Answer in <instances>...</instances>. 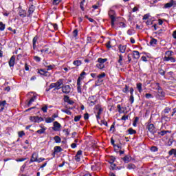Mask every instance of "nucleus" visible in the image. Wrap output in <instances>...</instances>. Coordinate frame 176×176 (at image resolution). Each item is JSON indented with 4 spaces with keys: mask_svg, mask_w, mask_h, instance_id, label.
<instances>
[{
    "mask_svg": "<svg viewBox=\"0 0 176 176\" xmlns=\"http://www.w3.org/2000/svg\"><path fill=\"white\" fill-rule=\"evenodd\" d=\"M159 85H160L159 82H157V89L158 90L157 94L159 97H164L165 96L164 91H163V89H162V87H160Z\"/></svg>",
    "mask_w": 176,
    "mask_h": 176,
    "instance_id": "obj_12",
    "label": "nucleus"
},
{
    "mask_svg": "<svg viewBox=\"0 0 176 176\" xmlns=\"http://www.w3.org/2000/svg\"><path fill=\"white\" fill-rule=\"evenodd\" d=\"M129 101H130L131 104H133L134 102V95L130 96Z\"/></svg>",
    "mask_w": 176,
    "mask_h": 176,
    "instance_id": "obj_54",
    "label": "nucleus"
},
{
    "mask_svg": "<svg viewBox=\"0 0 176 176\" xmlns=\"http://www.w3.org/2000/svg\"><path fill=\"white\" fill-rule=\"evenodd\" d=\"M149 19V14H146L143 16V20H148Z\"/></svg>",
    "mask_w": 176,
    "mask_h": 176,
    "instance_id": "obj_63",
    "label": "nucleus"
},
{
    "mask_svg": "<svg viewBox=\"0 0 176 176\" xmlns=\"http://www.w3.org/2000/svg\"><path fill=\"white\" fill-rule=\"evenodd\" d=\"M41 110L43 111V112H44L45 113H46V112H47V106H44L41 108Z\"/></svg>",
    "mask_w": 176,
    "mask_h": 176,
    "instance_id": "obj_60",
    "label": "nucleus"
},
{
    "mask_svg": "<svg viewBox=\"0 0 176 176\" xmlns=\"http://www.w3.org/2000/svg\"><path fill=\"white\" fill-rule=\"evenodd\" d=\"M126 168H128V170H135L137 166L134 164L131 163L127 165Z\"/></svg>",
    "mask_w": 176,
    "mask_h": 176,
    "instance_id": "obj_20",
    "label": "nucleus"
},
{
    "mask_svg": "<svg viewBox=\"0 0 176 176\" xmlns=\"http://www.w3.org/2000/svg\"><path fill=\"white\" fill-rule=\"evenodd\" d=\"M137 89L139 91V93H142V84L141 83H138L137 84Z\"/></svg>",
    "mask_w": 176,
    "mask_h": 176,
    "instance_id": "obj_32",
    "label": "nucleus"
},
{
    "mask_svg": "<svg viewBox=\"0 0 176 176\" xmlns=\"http://www.w3.org/2000/svg\"><path fill=\"white\" fill-rule=\"evenodd\" d=\"M54 120V118H52V117H48L45 118V123H52V122Z\"/></svg>",
    "mask_w": 176,
    "mask_h": 176,
    "instance_id": "obj_34",
    "label": "nucleus"
},
{
    "mask_svg": "<svg viewBox=\"0 0 176 176\" xmlns=\"http://www.w3.org/2000/svg\"><path fill=\"white\" fill-rule=\"evenodd\" d=\"M145 98L149 100V98H153V95H152L151 94H146Z\"/></svg>",
    "mask_w": 176,
    "mask_h": 176,
    "instance_id": "obj_48",
    "label": "nucleus"
},
{
    "mask_svg": "<svg viewBox=\"0 0 176 176\" xmlns=\"http://www.w3.org/2000/svg\"><path fill=\"white\" fill-rule=\"evenodd\" d=\"M85 76H86V72H82L80 74V76L78 78V79H80V82H82L83 79H85Z\"/></svg>",
    "mask_w": 176,
    "mask_h": 176,
    "instance_id": "obj_28",
    "label": "nucleus"
},
{
    "mask_svg": "<svg viewBox=\"0 0 176 176\" xmlns=\"http://www.w3.org/2000/svg\"><path fill=\"white\" fill-rule=\"evenodd\" d=\"M16 63V56H12L8 62L10 67H14V63Z\"/></svg>",
    "mask_w": 176,
    "mask_h": 176,
    "instance_id": "obj_16",
    "label": "nucleus"
},
{
    "mask_svg": "<svg viewBox=\"0 0 176 176\" xmlns=\"http://www.w3.org/2000/svg\"><path fill=\"white\" fill-rule=\"evenodd\" d=\"M138 120H140V118L135 117V120H134V121H133V126L134 127H137V123H138Z\"/></svg>",
    "mask_w": 176,
    "mask_h": 176,
    "instance_id": "obj_37",
    "label": "nucleus"
},
{
    "mask_svg": "<svg viewBox=\"0 0 176 176\" xmlns=\"http://www.w3.org/2000/svg\"><path fill=\"white\" fill-rule=\"evenodd\" d=\"M107 58H98V63L96 64V68H98L99 69H104V68H105V65H104V63H107Z\"/></svg>",
    "mask_w": 176,
    "mask_h": 176,
    "instance_id": "obj_4",
    "label": "nucleus"
},
{
    "mask_svg": "<svg viewBox=\"0 0 176 176\" xmlns=\"http://www.w3.org/2000/svg\"><path fill=\"white\" fill-rule=\"evenodd\" d=\"M131 159V157H130L129 155H126L122 158V160H123L124 163H130Z\"/></svg>",
    "mask_w": 176,
    "mask_h": 176,
    "instance_id": "obj_22",
    "label": "nucleus"
},
{
    "mask_svg": "<svg viewBox=\"0 0 176 176\" xmlns=\"http://www.w3.org/2000/svg\"><path fill=\"white\" fill-rule=\"evenodd\" d=\"M87 104H89V107H94L97 104V98L94 96H89L87 100Z\"/></svg>",
    "mask_w": 176,
    "mask_h": 176,
    "instance_id": "obj_5",
    "label": "nucleus"
},
{
    "mask_svg": "<svg viewBox=\"0 0 176 176\" xmlns=\"http://www.w3.org/2000/svg\"><path fill=\"white\" fill-rule=\"evenodd\" d=\"M168 155L169 156H172V155H176V151L175 149H171L170 151H169L168 152Z\"/></svg>",
    "mask_w": 176,
    "mask_h": 176,
    "instance_id": "obj_42",
    "label": "nucleus"
},
{
    "mask_svg": "<svg viewBox=\"0 0 176 176\" xmlns=\"http://www.w3.org/2000/svg\"><path fill=\"white\" fill-rule=\"evenodd\" d=\"M96 109H97L98 111H100V109H103L101 108V106L100 104H97L95 106Z\"/></svg>",
    "mask_w": 176,
    "mask_h": 176,
    "instance_id": "obj_64",
    "label": "nucleus"
},
{
    "mask_svg": "<svg viewBox=\"0 0 176 176\" xmlns=\"http://www.w3.org/2000/svg\"><path fill=\"white\" fill-rule=\"evenodd\" d=\"M60 129H61V124L58 123V122L55 121L54 122V127L52 128V130H54V131H60Z\"/></svg>",
    "mask_w": 176,
    "mask_h": 176,
    "instance_id": "obj_11",
    "label": "nucleus"
},
{
    "mask_svg": "<svg viewBox=\"0 0 176 176\" xmlns=\"http://www.w3.org/2000/svg\"><path fill=\"white\" fill-rule=\"evenodd\" d=\"M38 74H40V75H43L44 76H46V74H47V72L43 69H40L38 70Z\"/></svg>",
    "mask_w": 176,
    "mask_h": 176,
    "instance_id": "obj_38",
    "label": "nucleus"
},
{
    "mask_svg": "<svg viewBox=\"0 0 176 176\" xmlns=\"http://www.w3.org/2000/svg\"><path fill=\"white\" fill-rule=\"evenodd\" d=\"M170 111H171V108L170 107H166L164 109V113H168V112H170Z\"/></svg>",
    "mask_w": 176,
    "mask_h": 176,
    "instance_id": "obj_53",
    "label": "nucleus"
},
{
    "mask_svg": "<svg viewBox=\"0 0 176 176\" xmlns=\"http://www.w3.org/2000/svg\"><path fill=\"white\" fill-rule=\"evenodd\" d=\"M61 89L64 94H69L71 93V86L69 85H63Z\"/></svg>",
    "mask_w": 176,
    "mask_h": 176,
    "instance_id": "obj_8",
    "label": "nucleus"
},
{
    "mask_svg": "<svg viewBox=\"0 0 176 176\" xmlns=\"http://www.w3.org/2000/svg\"><path fill=\"white\" fill-rule=\"evenodd\" d=\"M34 12H35V7L34 6V5H31L29 7L28 11V17H31L32 16V13H34Z\"/></svg>",
    "mask_w": 176,
    "mask_h": 176,
    "instance_id": "obj_13",
    "label": "nucleus"
},
{
    "mask_svg": "<svg viewBox=\"0 0 176 176\" xmlns=\"http://www.w3.org/2000/svg\"><path fill=\"white\" fill-rule=\"evenodd\" d=\"M41 53H49V48H44L43 50H41Z\"/></svg>",
    "mask_w": 176,
    "mask_h": 176,
    "instance_id": "obj_56",
    "label": "nucleus"
},
{
    "mask_svg": "<svg viewBox=\"0 0 176 176\" xmlns=\"http://www.w3.org/2000/svg\"><path fill=\"white\" fill-rule=\"evenodd\" d=\"M38 42V36H35L33 38L32 43H33V49H35L36 43Z\"/></svg>",
    "mask_w": 176,
    "mask_h": 176,
    "instance_id": "obj_25",
    "label": "nucleus"
},
{
    "mask_svg": "<svg viewBox=\"0 0 176 176\" xmlns=\"http://www.w3.org/2000/svg\"><path fill=\"white\" fill-rule=\"evenodd\" d=\"M147 129L151 134L150 138H151V140H155L154 134L156 133V128L155 127V125L153 124H148Z\"/></svg>",
    "mask_w": 176,
    "mask_h": 176,
    "instance_id": "obj_3",
    "label": "nucleus"
},
{
    "mask_svg": "<svg viewBox=\"0 0 176 176\" xmlns=\"http://www.w3.org/2000/svg\"><path fill=\"white\" fill-rule=\"evenodd\" d=\"M106 47H107V49H111V47H112V45H111V41H108L106 43Z\"/></svg>",
    "mask_w": 176,
    "mask_h": 176,
    "instance_id": "obj_61",
    "label": "nucleus"
},
{
    "mask_svg": "<svg viewBox=\"0 0 176 176\" xmlns=\"http://www.w3.org/2000/svg\"><path fill=\"white\" fill-rule=\"evenodd\" d=\"M157 43V40L155 38H152L150 41V45L151 46H153Z\"/></svg>",
    "mask_w": 176,
    "mask_h": 176,
    "instance_id": "obj_30",
    "label": "nucleus"
},
{
    "mask_svg": "<svg viewBox=\"0 0 176 176\" xmlns=\"http://www.w3.org/2000/svg\"><path fill=\"white\" fill-rule=\"evenodd\" d=\"M30 120L31 122H34V123H41V122H43V118L38 116H30Z\"/></svg>",
    "mask_w": 176,
    "mask_h": 176,
    "instance_id": "obj_6",
    "label": "nucleus"
},
{
    "mask_svg": "<svg viewBox=\"0 0 176 176\" xmlns=\"http://www.w3.org/2000/svg\"><path fill=\"white\" fill-rule=\"evenodd\" d=\"M45 131H46V128L43 127L42 129L38 130L36 133L38 134H45Z\"/></svg>",
    "mask_w": 176,
    "mask_h": 176,
    "instance_id": "obj_36",
    "label": "nucleus"
},
{
    "mask_svg": "<svg viewBox=\"0 0 176 176\" xmlns=\"http://www.w3.org/2000/svg\"><path fill=\"white\" fill-rule=\"evenodd\" d=\"M83 153V151L82 150H79L76 155H75V160L76 162H80V157H82V155Z\"/></svg>",
    "mask_w": 176,
    "mask_h": 176,
    "instance_id": "obj_14",
    "label": "nucleus"
},
{
    "mask_svg": "<svg viewBox=\"0 0 176 176\" xmlns=\"http://www.w3.org/2000/svg\"><path fill=\"white\" fill-rule=\"evenodd\" d=\"M117 108L118 109L119 113H123L124 112V110H122V107L120 106V104H118Z\"/></svg>",
    "mask_w": 176,
    "mask_h": 176,
    "instance_id": "obj_40",
    "label": "nucleus"
},
{
    "mask_svg": "<svg viewBox=\"0 0 176 176\" xmlns=\"http://www.w3.org/2000/svg\"><path fill=\"white\" fill-rule=\"evenodd\" d=\"M131 57H133V55L131 54H128L127 55L128 64H130V63H131Z\"/></svg>",
    "mask_w": 176,
    "mask_h": 176,
    "instance_id": "obj_46",
    "label": "nucleus"
},
{
    "mask_svg": "<svg viewBox=\"0 0 176 176\" xmlns=\"http://www.w3.org/2000/svg\"><path fill=\"white\" fill-rule=\"evenodd\" d=\"M132 54V57L133 58H134L135 60H138V58H140V52L138 51H133Z\"/></svg>",
    "mask_w": 176,
    "mask_h": 176,
    "instance_id": "obj_17",
    "label": "nucleus"
},
{
    "mask_svg": "<svg viewBox=\"0 0 176 176\" xmlns=\"http://www.w3.org/2000/svg\"><path fill=\"white\" fill-rule=\"evenodd\" d=\"M110 170H115L116 169V164H113L112 162L110 163Z\"/></svg>",
    "mask_w": 176,
    "mask_h": 176,
    "instance_id": "obj_41",
    "label": "nucleus"
},
{
    "mask_svg": "<svg viewBox=\"0 0 176 176\" xmlns=\"http://www.w3.org/2000/svg\"><path fill=\"white\" fill-rule=\"evenodd\" d=\"M38 155L37 153H33L32 155V157L30 159V163H34L35 162H37L38 160Z\"/></svg>",
    "mask_w": 176,
    "mask_h": 176,
    "instance_id": "obj_15",
    "label": "nucleus"
},
{
    "mask_svg": "<svg viewBox=\"0 0 176 176\" xmlns=\"http://www.w3.org/2000/svg\"><path fill=\"white\" fill-rule=\"evenodd\" d=\"M55 83V89L60 90V89H62L63 85H64V80L59 79Z\"/></svg>",
    "mask_w": 176,
    "mask_h": 176,
    "instance_id": "obj_7",
    "label": "nucleus"
},
{
    "mask_svg": "<svg viewBox=\"0 0 176 176\" xmlns=\"http://www.w3.org/2000/svg\"><path fill=\"white\" fill-rule=\"evenodd\" d=\"M20 17L24 18L27 16V13L25 10H21L19 12Z\"/></svg>",
    "mask_w": 176,
    "mask_h": 176,
    "instance_id": "obj_24",
    "label": "nucleus"
},
{
    "mask_svg": "<svg viewBox=\"0 0 176 176\" xmlns=\"http://www.w3.org/2000/svg\"><path fill=\"white\" fill-rule=\"evenodd\" d=\"M63 100H64L65 102H67L69 100V96H68L67 95L64 96Z\"/></svg>",
    "mask_w": 176,
    "mask_h": 176,
    "instance_id": "obj_57",
    "label": "nucleus"
},
{
    "mask_svg": "<svg viewBox=\"0 0 176 176\" xmlns=\"http://www.w3.org/2000/svg\"><path fill=\"white\" fill-rule=\"evenodd\" d=\"M167 133H168V131H162L160 132H158V134H160V135H166V134H167Z\"/></svg>",
    "mask_w": 176,
    "mask_h": 176,
    "instance_id": "obj_47",
    "label": "nucleus"
},
{
    "mask_svg": "<svg viewBox=\"0 0 176 176\" xmlns=\"http://www.w3.org/2000/svg\"><path fill=\"white\" fill-rule=\"evenodd\" d=\"M50 89H54V90H56V84L54 82L51 83L50 85Z\"/></svg>",
    "mask_w": 176,
    "mask_h": 176,
    "instance_id": "obj_59",
    "label": "nucleus"
},
{
    "mask_svg": "<svg viewBox=\"0 0 176 176\" xmlns=\"http://www.w3.org/2000/svg\"><path fill=\"white\" fill-rule=\"evenodd\" d=\"M105 76H106L105 73H102L101 74H99V75L97 76V78H98L99 82H102V80H100V79H101V78H105Z\"/></svg>",
    "mask_w": 176,
    "mask_h": 176,
    "instance_id": "obj_35",
    "label": "nucleus"
},
{
    "mask_svg": "<svg viewBox=\"0 0 176 176\" xmlns=\"http://www.w3.org/2000/svg\"><path fill=\"white\" fill-rule=\"evenodd\" d=\"M78 32H79V31L78 30V29H76L73 31V36H74V38H76V36H78Z\"/></svg>",
    "mask_w": 176,
    "mask_h": 176,
    "instance_id": "obj_43",
    "label": "nucleus"
},
{
    "mask_svg": "<svg viewBox=\"0 0 176 176\" xmlns=\"http://www.w3.org/2000/svg\"><path fill=\"white\" fill-rule=\"evenodd\" d=\"M36 100V96H34L28 102V107H31L32 102H34Z\"/></svg>",
    "mask_w": 176,
    "mask_h": 176,
    "instance_id": "obj_23",
    "label": "nucleus"
},
{
    "mask_svg": "<svg viewBox=\"0 0 176 176\" xmlns=\"http://www.w3.org/2000/svg\"><path fill=\"white\" fill-rule=\"evenodd\" d=\"M173 56H174V52L170 50L166 51L165 52V56L163 58V60L166 62L170 61V63H175V58H174Z\"/></svg>",
    "mask_w": 176,
    "mask_h": 176,
    "instance_id": "obj_1",
    "label": "nucleus"
},
{
    "mask_svg": "<svg viewBox=\"0 0 176 176\" xmlns=\"http://www.w3.org/2000/svg\"><path fill=\"white\" fill-rule=\"evenodd\" d=\"M82 118V116H77L74 117V122H79L80 120V118Z\"/></svg>",
    "mask_w": 176,
    "mask_h": 176,
    "instance_id": "obj_51",
    "label": "nucleus"
},
{
    "mask_svg": "<svg viewBox=\"0 0 176 176\" xmlns=\"http://www.w3.org/2000/svg\"><path fill=\"white\" fill-rule=\"evenodd\" d=\"M54 140L55 141V142H56V144H60V142H61V138H59V136H54Z\"/></svg>",
    "mask_w": 176,
    "mask_h": 176,
    "instance_id": "obj_33",
    "label": "nucleus"
},
{
    "mask_svg": "<svg viewBox=\"0 0 176 176\" xmlns=\"http://www.w3.org/2000/svg\"><path fill=\"white\" fill-rule=\"evenodd\" d=\"M118 63L120 67H122L123 65V55H122V54L119 55V58L118 60Z\"/></svg>",
    "mask_w": 176,
    "mask_h": 176,
    "instance_id": "obj_21",
    "label": "nucleus"
},
{
    "mask_svg": "<svg viewBox=\"0 0 176 176\" xmlns=\"http://www.w3.org/2000/svg\"><path fill=\"white\" fill-rule=\"evenodd\" d=\"M84 6H85V2L81 1L80 3V8L81 10H82V12L85 11V7Z\"/></svg>",
    "mask_w": 176,
    "mask_h": 176,
    "instance_id": "obj_44",
    "label": "nucleus"
},
{
    "mask_svg": "<svg viewBox=\"0 0 176 176\" xmlns=\"http://www.w3.org/2000/svg\"><path fill=\"white\" fill-rule=\"evenodd\" d=\"M98 167H100V162L94 163V164L91 166V168H98Z\"/></svg>",
    "mask_w": 176,
    "mask_h": 176,
    "instance_id": "obj_50",
    "label": "nucleus"
},
{
    "mask_svg": "<svg viewBox=\"0 0 176 176\" xmlns=\"http://www.w3.org/2000/svg\"><path fill=\"white\" fill-rule=\"evenodd\" d=\"M123 93H129V86L125 85V87L122 89Z\"/></svg>",
    "mask_w": 176,
    "mask_h": 176,
    "instance_id": "obj_52",
    "label": "nucleus"
},
{
    "mask_svg": "<svg viewBox=\"0 0 176 176\" xmlns=\"http://www.w3.org/2000/svg\"><path fill=\"white\" fill-rule=\"evenodd\" d=\"M49 25L53 27L54 31H57L58 30V25L57 23H49Z\"/></svg>",
    "mask_w": 176,
    "mask_h": 176,
    "instance_id": "obj_29",
    "label": "nucleus"
},
{
    "mask_svg": "<svg viewBox=\"0 0 176 176\" xmlns=\"http://www.w3.org/2000/svg\"><path fill=\"white\" fill-rule=\"evenodd\" d=\"M176 6V1L170 0L168 3H166L164 6V9H168L170 8H173V6Z\"/></svg>",
    "mask_w": 176,
    "mask_h": 176,
    "instance_id": "obj_9",
    "label": "nucleus"
},
{
    "mask_svg": "<svg viewBox=\"0 0 176 176\" xmlns=\"http://www.w3.org/2000/svg\"><path fill=\"white\" fill-rule=\"evenodd\" d=\"M5 24L3 22H0V31H3L5 30Z\"/></svg>",
    "mask_w": 176,
    "mask_h": 176,
    "instance_id": "obj_45",
    "label": "nucleus"
},
{
    "mask_svg": "<svg viewBox=\"0 0 176 176\" xmlns=\"http://www.w3.org/2000/svg\"><path fill=\"white\" fill-rule=\"evenodd\" d=\"M33 58L37 63H41V57H39L38 56H35L33 57Z\"/></svg>",
    "mask_w": 176,
    "mask_h": 176,
    "instance_id": "obj_49",
    "label": "nucleus"
},
{
    "mask_svg": "<svg viewBox=\"0 0 176 176\" xmlns=\"http://www.w3.org/2000/svg\"><path fill=\"white\" fill-rule=\"evenodd\" d=\"M127 34H128V35H133V34H134V32H133V30L129 29L127 30Z\"/></svg>",
    "mask_w": 176,
    "mask_h": 176,
    "instance_id": "obj_62",
    "label": "nucleus"
},
{
    "mask_svg": "<svg viewBox=\"0 0 176 176\" xmlns=\"http://www.w3.org/2000/svg\"><path fill=\"white\" fill-rule=\"evenodd\" d=\"M77 93L82 94V82L80 78L77 79Z\"/></svg>",
    "mask_w": 176,
    "mask_h": 176,
    "instance_id": "obj_10",
    "label": "nucleus"
},
{
    "mask_svg": "<svg viewBox=\"0 0 176 176\" xmlns=\"http://www.w3.org/2000/svg\"><path fill=\"white\" fill-rule=\"evenodd\" d=\"M54 151L53 155L54 156L56 153H59L62 151V148L60 146H56L54 147Z\"/></svg>",
    "mask_w": 176,
    "mask_h": 176,
    "instance_id": "obj_19",
    "label": "nucleus"
},
{
    "mask_svg": "<svg viewBox=\"0 0 176 176\" xmlns=\"http://www.w3.org/2000/svg\"><path fill=\"white\" fill-rule=\"evenodd\" d=\"M19 137L21 138L23 137V135H25V133H24V131H21L19 132Z\"/></svg>",
    "mask_w": 176,
    "mask_h": 176,
    "instance_id": "obj_55",
    "label": "nucleus"
},
{
    "mask_svg": "<svg viewBox=\"0 0 176 176\" xmlns=\"http://www.w3.org/2000/svg\"><path fill=\"white\" fill-rule=\"evenodd\" d=\"M102 111H104V109H100V111H98L97 114H96V118L98 120L101 119V113H102Z\"/></svg>",
    "mask_w": 176,
    "mask_h": 176,
    "instance_id": "obj_31",
    "label": "nucleus"
},
{
    "mask_svg": "<svg viewBox=\"0 0 176 176\" xmlns=\"http://www.w3.org/2000/svg\"><path fill=\"white\" fill-rule=\"evenodd\" d=\"M6 105V100L0 101V108L1 109V111H3Z\"/></svg>",
    "mask_w": 176,
    "mask_h": 176,
    "instance_id": "obj_26",
    "label": "nucleus"
},
{
    "mask_svg": "<svg viewBox=\"0 0 176 176\" xmlns=\"http://www.w3.org/2000/svg\"><path fill=\"white\" fill-rule=\"evenodd\" d=\"M109 17L111 20V27H115V21H116V12L115 10L110 9L108 12Z\"/></svg>",
    "mask_w": 176,
    "mask_h": 176,
    "instance_id": "obj_2",
    "label": "nucleus"
},
{
    "mask_svg": "<svg viewBox=\"0 0 176 176\" xmlns=\"http://www.w3.org/2000/svg\"><path fill=\"white\" fill-rule=\"evenodd\" d=\"M118 49L120 53H125L126 49H127V45H120Z\"/></svg>",
    "mask_w": 176,
    "mask_h": 176,
    "instance_id": "obj_18",
    "label": "nucleus"
},
{
    "mask_svg": "<svg viewBox=\"0 0 176 176\" xmlns=\"http://www.w3.org/2000/svg\"><path fill=\"white\" fill-rule=\"evenodd\" d=\"M74 65L76 67H79V65H82V60H76L73 62Z\"/></svg>",
    "mask_w": 176,
    "mask_h": 176,
    "instance_id": "obj_27",
    "label": "nucleus"
},
{
    "mask_svg": "<svg viewBox=\"0 0 176 176\" xmlns=\"http://www.w3.org/2000/svg\"><path fill=\"white\" fill-rule=\"evenodd\" d=\"M129 120V116H126V115H124L122 118H121V120H124V121H126Z\"/></svg>",
    "mask_w": 176,
    "mask_h": 176,
    "instance_id": "obj_58",
    "label": "nucleus"
},
{
    "mask_svg": "<svg viewBox=\"0 0 176 176\" xmlns=\"http://www.w3.org/2000/svg\"><path fill=\"white\" fill-rule=\"evenodd\" d=\"M128 133L129 134H136L137 131L132 128H130L129 129H128Z\"/></svg>",
    "mask_w": 176,
    "mask_h": 176,
    "instance_id": "obj_39",
    "label": "nucleus"
}]
</instances>
